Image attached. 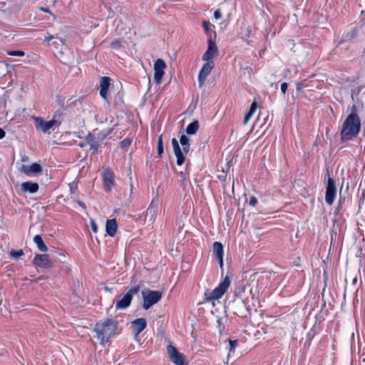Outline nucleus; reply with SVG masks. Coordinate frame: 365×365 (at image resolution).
Wrapping results in <instances>:
<instances>
[{"label":"nucleus","instance_id":"1","mask_svg":"<svg viewBox=\"0 0 365 365\" xmlns=\"http://www.w3.org/2000/svg\"><path fill=\"white\" fill-rule=\"evenodd\" d=\"M351 113L346 116L340 129V140L342 143L352 140L358 136L361 130V119L356 113V106L350 108Z\"/></svg>","mask_w":365,"mask_h":365},{"label":"nucleus","instance_id":"2","mask_svg":"<svg viewBox=\"0 0 365 365\" xmlns=\"http://www.w3.org/2000/svg\"><path fill=\"white\" fill-rule=\"evenodd\" d=\"M118 324V322L112 319H106L103 322L96 323L93 329L96 333L94 337L100 341L101 345H104L116 334Z\"/></svg>","mask_w":365,"mask_h":365},{"label":"nucleus","instance_id":"3","mask_svg":"<svg viewBox=\"0 0 365 365\" xmlns=\"http://www.w3.org/2000/svg\"><path fill=\"white\" fill-rule=\"evenodd\" d=\"M230 285V279L226 276L224 279L212 292H206L204 294L205 301L217 300L224 295Z\"/></svg>","mask_w":365,"mask_h":365},{"label":"nucleus","instance_id":"4","mask_svg":"<svg viewBox=\"0 0 365 365\" xmlns=\"http://www.w3.org/2000/svg\"><path fill=\"white\" fill-rule=\"evenodd\" d=\"M141 286L142 283L140 282L138 284L131 287L124 295L119 296V299L115 303V309L123 310L128 308L130 304L133 296L138 293Z\"/></svg>","mask_w":365,"mask_h":365},{"label":"nucleus","instance_id":"5","mask_svg":"<svg viewBox=\"0 0 365 365\" xmlns=\"http://www.w3.org/2000/svg\"><path fill=\"white\" fill-rule=\"evenodd\" d=\"M143 304V307L144 309L148 310L153 305L158 303L162 298V292L160 291L154 290H143L142 292Z\"/></svg>","mask_w":365,"mask_h":365},{"label":"nucleus","instance_id":"6","mask_svg":"<svg viewBox=\"0 0 365 365\" xmlns=\"http://www.w3.org/2000/svg\"><path fill=\"white\" fill-rule=\"evenodd\" d=\"M327 177L328 179L326 185L325 202L329 205H331L336 195V187L334 179L330 178L329 171H327L325 175V178Z\"/></svg>","mask_w":365,"mask_h":365},{"label":"nucleus","instance_id":"7","mask_svg":"<svg viewBox=\"0 0 365 365\" xmlns=\"http://www.w3.org/2000/svg\"><path fill=\"white\" fill-rule=\"evenodd\" d=\"M166 349L170 360L175 365H187L184 354L178 351L175 346L169 344L166 346Z\"/></svg>","mask_w":365,"mask_h":365},{"label":"nucleus","instance_id":"8","mask_svg":"<svg viewBox=\"0 0 365 365\" xmlns=\"http://www.w3.org/2000/svg\"><path fill=\"white\" fill-rule=\"evenodd\" d=\"M33 264L38 267L48 269L53 267V263L46 254H36L33 259Z\"/></svg>","mask_w":365,"mask_h":365},{"label":"nucleus","instance_id":"9","mask_svg":"<svg viewBox=\"0 0 365 365\" xmlns=\"http://www.w3.org/2000/svg\"><path fill=\"white\" fill-rule=\"evenodd\" d=\"M34 120L36 122L35 126L36 130H40L44 133H47L56 124L60 123L55 119H52L49 121H45L41 117H35Z\"/></svg>","mask_w":365,"mask_h":365},{"label":"nucleus","instance_id":"10","mask_svg":"<svg viewBox=\"0 0 365 365\" xmlns=\"http://www.w3.org/2000/svg\"><path fill=\"white\" fill-rule=\"evenodd\" d=\"M159 207L158 204V201L153 200L145 211V220L147 221L149 224L153 223L158 213Z\"/></svg>","mask_w":365,"mask_h":365},{"label":"nucleus","instance_id":"11","mask_svg":"<svg viewBox=\"0 0 365 365\" xmlns=\"http://www.w3.org/2000/svg\"><path fill=\"white\" fill-rule=\"evenodd\" d=\"M214 66L215 63L213 61H207L202 66L198 74V83L200 87H202L204 85L207 77L211 73Z\"/></svg>","mask_w":365,"mask_h":365},{"label":"nucleus","instance_id":"12","mask_svg":"<svg viewBox=\"0 0 365 365\" xmlns=\"http://www.w3.org/2000/svg\"><path fill=\"white\" fill-rule=\"evenodd\" d=\"M218 54L216 43L212 40L208 41V47L202 55V59L205 61H212V59Z\"/></svg>","mask_w":365,"mask_h":365},{"label":"nucleus","instance_id":"13","mask_svg":"<svg viewBox=\"0 0 365 365\" xmlns=\"http://www.w3.org/2000/svg\"><path fill=\"white\" fill-rule=\"evenodd\" d=\"M103 180L104 188L106 192L110 190L114 182V175L113 172L109 168H106L103 173Z\"/></svg>","mask_w":365,"mask_h":365},{"label":"nucleus","instance_id":"14","mask_svg":"<svg viewBox=\"0 0 365 365\" xmlns=\"http://www.w3.org/2000/svg\"><path fill=\"white\" fill-rule=\"evenodd\" d=\"M21 171L26 175L30 176L32 175H38L41 173L42 168L38 163H34L31 165H23L21 168Z\"/></svg>","mask_w":365,"mask_h":365},{"label":"nucleus","instance_id":"15","mask_svg":"<svg viewBox=\"0 0 365 365\" xmlns=\"http://www.w3.org/2000/svg\"><path fill=\"white\" fill-rule=\"evenodd\" d=\"M132 327H133V333L135 336H138L142 332L147 326L146 320L144 318H138L133 320L131 322Z\"/></svg>","mask_w":365,"mask_h":365},{"label":"nucleus","instance_id":"16","mask_svg":"<svg viewBox=\"0 0 365 365\" xmlns=\"http://www.w3.org/2000/svg\"><path fill=\"white\" fill-rule=\"evenodd\" d=\"M110 78L108 76H103L100 81V96L104 100H107V92L110 84Z\"/></svg>","mask_w":365,"mask_h":365},{"label":"nucleus","instance_id":"17","mask_svg":"<svg viewBox=\"0 0 365 365\" xmlns=\"http://www.w3.org/2000/svg\"><path fill=\"white\" fill-rule=\"evenodd\" d=\"M213 253L215 255L221 267L223 266V246L221 242H215L213 243Z\"/></svg>","mask_w":365,"mask_h":365},{"label":"nucleus","instance_id":"18","mask_svg":"<svg viewBox=\"0 0 365 365\" xmlns=\"http://www.w3.org/2000/svg\"><path fill=\"white\" fill-rule=\"evenodd\" d=\"M22 191L29 193H35L38 190V185L36 182H32L31 181L23 182L21 185Z\"/></svg>","mask_w":365,"mask_h":365},{"label":"nucleus","instance_id":"19","mask_svg":"<svg viewBox=\"0 0 365 365\" xmlns=\"http://www.w3.org/2000/svg\"><path fill=\"white\" fill-rule=\"evenodd\" d=\"M117 222L115 219L108 220L106 225V231L107 235L113 237L117 230Z\"/></svg>","mask_w":365,"mask_h":365},{"label":"nucleus","instance_id":"20","mask_svg":"<svg viewBox=\"0 0 365 365\" xmlns=\"http://www.w3.org/2000/svg\"><path fill=\"white\" fill-rule=\"evenodd\" d=\"M87 143L90 145L91 149L93 150V153H96L100 146V140H96L93 134L89 133L86 136Z\"/></svg>","mask_w":365,"mask_h":365},{"label":"nucleus","instance_id":"21","mask_svg":"<svg viewBox=\"0 0 365 365\" xmlns=\"http://www.w3.org/2000/svg\"><path fill=\"white\" fill-rule=\"evenodd\" d=\"M190 138L185 135H182L180 138V143L182 145V150H183V152L187 154L189 150H190Z\"/></svg>","mask_w":365,"mask_h":365},{"label":"nucleus","instance_id":"22","mask_svg":"<svg viewBox=\"0 0 365 365\" xmlns=\"http://www.w3.org/2000/svg\"><path fill=\"white\" fill-rule=\"evenodd\" d=\"M34 242L36 245L38 249L41 251V252H46L48 250V247H46V245L44 244L43 240H42V237L41 235H35L34 237Z\"/></svg>","mask_w":365,"mask_h":365},{"label":"nucleus","instance_id":"23","mask_svg":"<svg viewBox=\"0 0 365 365\" xmlns=\"http://www.w3.org/2000/svg\"><path fill=\"white\" fill-rule=\"evenodd\" d=\"M199 128V123L197 120H195L190 123L186 128V133L187 135H194L196 133Z\"/></svg>","mask_w":365,"mask_h":365},{"label":"nucleus","instance_id":"24","mask_svg":"<svg viewBox=\"0 0 365 365\" xmlns=\"http://www.w3.org/2000/svg\"><path fill=\"white\" fill-rule=\"evenodd\" d=\"M257 108V104L254 101L250 106L249 112L246 114L244 118V124H247L250 118L253 115Z\"/></svg>","mask_w":365,"mask_h":365},{"label":"nucleus","instance_id":"25","mask_svg":"<svg viewBox=\"0 0 365 365\" xmlns=\"http://www.w3.org/2000/svg\"><path fill=\"white\" fill-rule=\"evenodd\" d=\"M166 65L163 60L158 58L154 63V71H164Z\"/></svg>","mask_w":365,"mask_h":365},{"label":"nucleus","instance_id":"26","mask_svg":"<svg viewBox=\"0 0 365 365\" xmlns=\"http://www.w3.org/2000/svg\"><path fill=\"white\" fill-rule=\"evenodd\" d=\"M182 150L177 151L174 153L176 158H177V164L178 165H182L185 162V155Z\"/></svg>","mask_w":365,"mask_h":365},{"label":"nucleus","instance_id":"27","mask_svg":"<svg viewBox=\"0 0 365 365\" xmlns=\"http://www.w3.org/2000/svg\"><path fill=\"white\" fill-rule=\"evenodd\" d=\"M165 72L164 71H155L154 73V80H155V82L157 83V84H160L161 81H162V78L164 75Z\"/></svg>","mask_w":365,"mask_h":365},{"label":"nucleus","instance_id":"28","mask_svg":"<svg viewBox=\"0 0 365 365\" xmlns=\"http://www.w3.org/2000/svg\"><path fill=\"white\" fill-rule=\"evenodd\" d=\"M158 155H161L163 153V141L162 135H160L158 139Z\"/></svg>","mask_w":365,"mask_h":365},{"label":"nucleus","instance_id":"29","mask_svg":"<svg viewBox=\"0 0 365 365\" xmlns=\"http://www.w3.org/2000/svg\"><path fill=\"white\" fill-rule=\"evenodd\" d=\"M24 255V252L22 250H11L10 252L11 257L14 258H18Z\"/></svg>","mask_w":365,"mask_h":365},{"label":"nucleus","instance_id":"30","mask_svg":"<svg viewBox=\"0 0 365 365\" xmlns=\"http://www.w3.org/2000/svg\"><path fill=\"white\" fill-rule=\"evenodd\" d=\"M6 53L12 56H24L25 53L22 51H8Z\"/></svg>","mask_w":365,"mask_h":365},{"label":"nucleus","instance_id":"31","mask_svg":"<svg viewBox=\"0 0 365 365\" xmlns=\"http://www.w3.org/2000/svg\"><path fill=\"white\" fill-rule=\"evenodd\" d=\"M64 43L63 40L62 38H58L55 39L54 41L51 43L49 46H54L56 48H58V46L63 45Z\"/></svg>","mask_w":365,"mask_h":365},{"label":"nucleus","instance_id":"32","mask_svg":"<svg viewBox=\"0 0 365 365\" xmlns=\"http://www.w3.org/2000/svg\"><path fill=\"white\" fill-rule=\"evenodd\" d=\"M171 143H172V146H173L174 153L181 150V148L179 145V143L175 138L172 139Z\"/></svg>","mask_w":365,"mask_h":365},{"label":"nucleus","instance_id":"33","mask_svg":"<svg viewBox=\"0 0 365 365\" xmlns=\"http://www.w3.org/2000/svg\"><path fill=\"white\" fill-rule=\"evenodd\" d=\"M171 143H172V146H173L174 153L181 150V148L179 145V143L175 138L172 139Z\"/></svg>","mask_w":365,"mask_h":365},{"label":"nucleus","instance_id":"34","mask_svg":"<svg viewBox=\"0 0 365 365\" xmlns=\"http://www.w3.org/2000/svg\"><path fill=\"white\" fill-rule=\"evenodd\" d=\"M179 175H180V178L179 180V183H180V186L185 187L186 186V178H185V175L183 174L182 172H180V173Z\"/></svg>","mask_w":365,"mask_h":365},{"label":"nucleus","instance_id":"35","mask_svg":"<svg viewBox=\"0 0 365 365\" xmlns=\"http://www.w3.org/2000/svg\"><path fill=\"white\" fill-rule=\"evenodd\" d=\"M230 352L234 351L235 349V347L237 346L238 341L237 340H231L230 339Z\"/></svg>","mask_w":365,"mask_h":365},{"label":"nucleus","instance_id":"36","mask_svg":"<svg viewBox=\"0 0 365 365\" xmlns=\"http://www.w3.org/2000/svg\"><path fill=\"white\" fill-rule=\"evenodd\" d=\"M56 38H57V36H55L53 35H48L45 37L43 42L46 43L48 46H49V44H51L50 41Z\"/></svg>","mask_w":365,"mask_h":365},{"label":"nucleus","instance_id":"37","mask_svg":"<svg viewBox=\"0 0 365 365\" xmlns=\"http://www.w3.org/2000/svg\"><path fill=\"white\" fill-rule=\"evenodd\" d=\"M214 18L216 20L220 19L222 18V13L220 9H217L214 12Z\"/></svg>","mask_w":365,"mask_h":365},{"label":"nucleus","instance_id":"38","mask_svg":"<svg viewBox=\"0 0 365 365\" xmlns=\"http://www.w3.org/2000/svg\"><path fill=\"white\" fill-rule=\"evenodd\" d=\"M91 230L93 232H97L98 225L93 220H91Z\"/></svg>","mask_w":365,"mask_h":365},{"label":"nucleus","instance_id":"39","mask_svg":"<svg viewBox=\"0 0 365 365\" xmlns=\"http://www.w3.org/2000/svg\"><path fill=\"white\" fill-rule=\"evenodd\" d=\"M287 88H288V84L287 83H282L281 84V91L283 94H285L287 90Z\"/></svg>","mask_w":365,"mask_h":365},{"label":"nucleus","instance_id":"40","mask_svg":"<svg viewBox=\"0 0 365 365\" xmlns=\"http://www.w3.org/2000/svg\"><path fill=\"white\" fill-rule=\"evenodd\" d=\"M257 203V199L255 197H252L250 200L249 204L251 206H255Z\"/></svg>","mask_w":365,"mask_h":365},{"label":"nucleus","instance_id":"41","mask_svg":"<svg viewBox=\"0 0 365 365\" xmlns=\"http://www.w3.org/2000/svg\"><path fill=\"white\" fill-rule=\"evenodd\" d=\"M120 46V43L118 41H114L111 43V46L113 48H118Z\"/></svg>","mask_w":365,"mask_h":365},{"label":"nucleus","instance_id":"42","mask_svg":"<svg viewBox=\"0 0 365 365\" xmlns=\"http://www.w3.org/2000/svg\"><path fill=\"white\" fill-rule=\"evenodd\" d=\"M121 143H122V145H123V146H126V145H130V140L125 139V140H123L121 142Z\"/></svg>","mask_w":365,"mask_h":365},{"label":"nucleus","instance_id":"43","mask_svg":"<svg viewBox=\"0 0 365 365\" xmlns=\"http://www.w3.org/2000/svg\"><path fill=\"white\" fill-rule=\"evenodd\" d=\"M21 161L22 162H28L29 161V157L26 155H21Z\"/></svg>","mask_w":365,"mask_h":365},{"label":"nucleus","instance_id":"44","mask_svg":"<svg viewBox=\"0 0 365 365\" xmlns=\"http://www.w3.org/2000/svg\"><path fill=\"white\" fill-rule=\"evenodd\" d=\"M203 27L204 29L206 30V31H208V29H209V26H210V23L207 22V21H203Z\"/></svg>","mask_w":365,"mask_h":365},{"label":"nucleus","instance_id":"45","mask_svg":"<svg viewBox=\"0 0 365 365\" xmlns=\"http://www.w3.org/2000/svg\"><path fill=\"white\" fill-rule=\"evenodd\" d=\"M6 135V133L5 131L2 129V128H0V140L4 138Z\"/></svg>","mask_w":365,"mask_h":365},{"label":"nucleus","instance_id":"46","mask_svg":"<svg viewBox=\"0 0 365 365\" xmlns=\"http://www.w3.org/2000/svg\"><path fill=\"white\" fill-rule=\"evenodd\" d=\"M78 204L83 209V210H86V204L83 202H81V201H78Z\"/></svg>","mask_w":365,"mask_h":365},{"label":"nucleus","instance_id":"47","mask_svg":"<svg viewBox=\"0 0 365 365\" xmlns=\"http://www.w3.org/2000/svg\"><path fill=\"white\" fill-rule=\"evenodd\" d=\"M297 91L298 92H301L302 91V87L301 83H297Z\"/></svg>","mask_w":365,"mask_h":365},{"label":"nucleus","instance_id":"48","mask_svg":"<svg viewBox=\"0 0 365 365\" xmlns=\"http://www.w3.org/2000/svg\"><path fill=\"white\" fill-rule=\"evenodd\" d=\"M78 145L81 148H83L86 145V143L80 142Z\"/></svg>","mask_w":365,"mask_h":365},{"label":"nucleus","instance_id":"49","mask_svg":"<svg viewBox=\"0 0 365 365\" xmlns=\"http://www.w3.org/2000/svg\"><path fill=\"white\" fill-rule=\"evenodd\" d=\"M363 361L365 362V358L363 359Z\"/></svg>","mask_w":365,"mask_h":365}]
</instances>
